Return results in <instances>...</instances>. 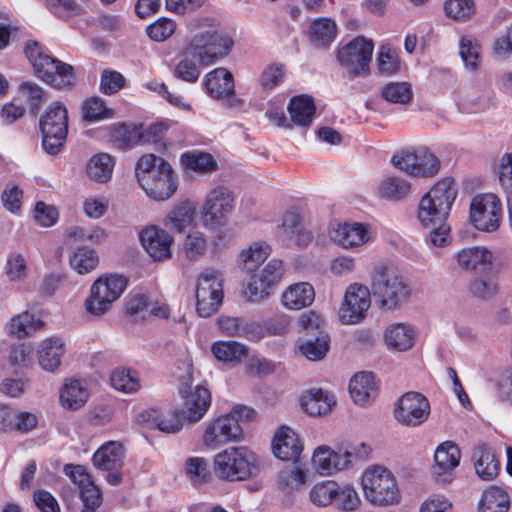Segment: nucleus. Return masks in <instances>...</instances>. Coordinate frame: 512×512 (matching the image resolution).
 <instances>
[{
	"mask_svg": "<svg viewBox=\"0 0 512 512\" xmlns=\"http://www.w3.org/2000/svg\"><path fill=\"white\" fill-rule=\"evenodd\" d=\"M136 177L145 193L156 201L167 200L177 189L176 176L171 165L152 153L139 158Z\"/></svg>",
	"mask_w": 512,
	"mask_h": 512,
	"instance_id": "f257e3e1",
	"label": "nucleus"
},
{
	"mask_svg": "<svg viewBox=\"0 0 512 512\" xmlns=\"http://www.w3.org/2000/svg\"><path fill=\"white\" fill-rule=\"evenodd\" d=\"M371 293L375 303L383 310L401 308L411 296V288L395 269L378 266L372 274Z\"/></svg>",
	"mask_w": 512,
	"mask_h": 512,
	"instance_id": "f03ea898",
	"label": "nucleus"
},
{
	"mask_svg": "<svg viewBox=\"0 0 512 512\" xmlns=\"http://www.w3.org/2000/svg\"><path fill=\"white\" fill-rule=\"evenodd\" d=\"M457 193V186L452 178L446 177L434 184L419 202L417 218L420 223L428 227L446 221Z\"/></svg>",
	"mask_w": 512,
	"mask_h": 512,
	"instance_id": "7ed1b4c3",
	"label": "nucleus"
},
{
	"mask_svg": "<svg viewBox=\"0 0 512 512\" xmlns=\"http://www.w3.org/2000/svg\"><path fill=\"white\" fill-rule=\"evenodd\" d=\"M361 489L367 502L377 507L396 505L400 489L393 473L384 466L370 465L361 475Z\"/></svg>",
	"mask_w": 512,
	"mask_h": 512,
	"instance_id": "20e7f679",
	"label": "nucleus"
},
{
	"mask_svg": "<svg viewBox=\"0 0 512 512\" xmlns=\"http://www.w3.org/2000/svg\"><path fill=\"white\" fill-rule=\"evenodd\" d=\"M370 452V447L365 443L341 446L337 450L320 445L312 454V466L320 475H333L351 469L357 460L367 459Z\"/></svg>",
	"mask_w": 512,
	"mask_h": 512,
	"instance_id": "39448f33",
	"label": "nucleus"
},
{
	"mask_svg": "<svg viewBox=\"0 0 512 512\" xmlns=\"http://www.w3.org/2000/svg\"><path fill=\"white\" fill-rule=\"evenodd\" d=\"M179 387L178 391L183 399L182 415L190 423L200 421L211 405L210 391L201 385H197L193 390V367L189 357H185L182 366L177 367L176 372Z\"/></svg>",
	"mask_w": 512,
	"mask_h": 512,
	"instance_id": "423d86ee",
	"label": "nucleus"
},
{
	"mask_svg": "<svg viewBox=\"0 0 512 512\" xmlns=\"http://www.w3.org/2000/svg\"><path fill=\"white\" fill-rule=\"evenodd\" d=\"M214 472L223 480L243 481L259 472L257 455L245 446L230 447L214 457Z\"/></svg>",
	"mask_w": 512,
	"mask_h": 512,
	"instance_id": "0eeeda50",
	"label": "nucleus"
},
{
	"mask_svg": "<svg viewBox=\"0 0 512 512\" xmlns=\"http://www.w3.org/2000/svg\"><path fill=\"white\" fill-rule=\"evenodd\" d=\"M25 54L37 75L46 83L59 89L73 85V67L53 58L38 42H28Z\"/></svg>",
	"mask_w": 512,
	"mask_h": 512,
	"instance_id": "6e6552de",
	"label": "nucleus"
},
{
	"mask_svg": "<svg viewBox=\"0 0 512 512\" xmlns=\"http://www.w3.org/2000/svg\"><path fill=\"white\" fill-rule=\"evenodd\" d=\"M232 44V40L211 23V25L199 27L193 32L186 49L188 54H193L198 58L201 65L209 66L224 57L231 49Z\"/></svg>",
	"mask_w": 512,
	"mask_h": 512,
	"instance_id": "1a4fd4ad",
	"label": "nucleus"
},
{
	"mask_svg": "<svg viewBox=\"0 0 512 512\" xmlns=\"http://www.w3.org/2000/svg\"><path fill=\"white\" fill-rule=\"evenodd\" d=\"M127 287V280L122 275L104 274L98 277L91 285L89 295L84 301L86 312L93 316H102L108 313L113 303L123 294Z\"/></svg>",
	"mask_w": 512,
	"mask_h": 512,
	"instance_id": "9d476101",
	"label": "nucleus"
},
{
	"mask_svg": "<svg viewBox=\"0 0 512 512\" xmlns=\"http://www.w3.org/2000/svg\"><path fill=\"white\" fill-rule=\"evenodd\" d=\"M39 125L43 149L50 155H57L68 133L67 109L58 101L52 102L40 117Z\"/></svg>",
	"mask_w": 512,
	"mask_h": 512,
	"instance_id": "9b49d317",
	"label": "nucleus"
},
{
	"mask_svg": "<svg viewBox=\"0 0 512 512\" xmlns=\"http://www.w3.org/2000/svg\"><path fill=\"white\" fill-rule=\"evenodd\" d=\"M224 297L223 275L215 268H207L197 278L196 311L200 317H210L220 308Z\"/></svg>",
	"mask_w": 512,
	"mask_h": 512,
	"instance_id": "f8f14e48",
	"label": "nucleus"
},
{
	"mask_svg": "<svg viewBox=\"0 0 512 512\" xmlns=\"http://www.w3.org/2000/svg\"><path fill=\"white\" fill-rule=\"evenodd\" d=\"M373 50L371 39L357 36L338 51L337 59L347 70L350 79L366 77L370 73Z\"/></svg>",
	"mask_w": 512,
	"mask_h": 512,
	"instance_id": "ddd939ff",
	"label": "nucleus"
},
{
	"mask_svg": "<svg viewBox=\"0 0 512 512\" xmlns=\"http://www.w3.org/2000/svg\"><path fill=\"white\" fill-rule=\"evenodd\" d=\"M234 209V196L225 186L218 185L206 195L201 207V219L206 228L216 229L226 225Z\"/></svg>",
	"mask_w": 512,
	"mask_h": 512,
	"instance_id": "4468645a",
	"label": "nucleus"
},
{
	"mask_svg": "<svg viewBox=\"0 0 512 512\" xmlns=\"http://www.w3.org/2000/svg\"><path fill=\"white\" fill-rule=\"evenodd\" d=\"M502 204L493 193L475 196L470 204V220L474 227L483 232H493L500 226Z\"/></svg>",
	"mask_w": 512,
	"mask_h": 512,
	"instance_id": "2eb2a0df",
	"label": "nucleus"
},
{
	"mask_svg": "<svg viewBox=\"0 0 512 512\" xmlns=\"http://www.w3.org/2000/svg\"><path fill=\"white\" fill-rule=\"evenodd\" d=\"M394 417L405 427H418L425 423L431 413L430 402L419 392H406L394 404Z\"/></svg>",
	"mask_w": 512,
	"mask_h": 512,
	"instance_id": "dca6fc26",
	"label": "nucleus"
},
{
	"mask_svg": "<svg viewBox=\"0 0 512 512\" xmlns=\"http://www.w3.org/2000/svg\"><path fill=\"white\" fill-rule=\"evenodd\" d=\"M392 165L415 177L434 176L439 169V160L427 149H406L391 158Z\"/></svg>",
	"mask_w": 512,
	"mask_h": 512,
	"instance_id": "f3484780",
	"label": "nucleus"
},
{
	"mask_svg": "<svg viewBox=\"0 0 512 512\" xmlns=\"http://www.w3.org/2000/svg\"><path fill=\"white\" fill-rule=\"evenodd\" d=\"M284 271V265L281 260H270L258 274L251 277L243 289L244 297L254 303L267 299L271 294L272 288L282 279Z\"/></svg>",
	"mask_w": 512,
	"mask_h": 512,
	"instance_id": "a211bd4d",
	"label": "nucleus"
},
{
	"mask_svg": "<svg viewBox=\"0 0 512 512\" xmlns=\"http://www.w3.org/2000/svg\"><path fill=\"white\" fill-rule=\"evenodd\" d=\"M243 430L241 425L231 415H221L205 427L202 436L204 446L209 449H216L229 442H236L242 439Z\"/></svg>",
	"mask_w": 512,
	"mask_h": 512,
	"instance_id": "6ab92c4d",
	"label": "nucleus"
},
{
	"mask_svg": "<svg viewBox=\"0 0 512 512\" xmlns=\"http://www.w3.org/2000/svg\"><path fill=\"white\" fill-rule=\"evenodd\" d=\"M371 305L369 289L358 283L350 284L345 292L343 303L339 310V318L343 324H356L363 320Z\"/></svg>",
	"mask_w": 512,
	"mask_h": 512,
	"instance_id": "aec40b11",
	"label": "nucleus"
},
{
	"mask_svg": "<svg viewBox=\"0 0 512 512\" xmlns=\"http://www.w3.org/2000/svg\"><path fill=\"white\" fill-rule=\"evenodd\" d=\"M329 238L344 249H355L371 241L368 225L359 222H330L327 230Z\"/></svg>",
	"mask_w": 512,
	"mask_h": 512,
	"instance_id": "412c9836",
	"label": "nucleus"
},
{
	"mask_svg": "<svg viewBox=\"0 0 512 512\" xmlns=\"http://www.w3.org/2000/svg\"><path fill=\"white\" fill-rule=\"evenodd\" d=\"M461 451L452 441L441 443L434 453V464L431 473L435 481L439 483H450L453 479L454 470L459 466Z\"/></svg>",
	"mask_w": 512,
	"mask_h": 512,
	"instance_id": "4be33fe9",
	"label": "nucleus"
},
{
	"mask_svg": "<svg viewBox=\"0 0 512 512\" xmlns=\"http://www.w3.org/2000/svg\"><path fill=\"white\" fill-rule=\"evenodd\" d=\"M204 83L213 98L225 100L227 106L232 108L242 105V101L234 94L233 75L226 68L219 67L207 73Z\"/></svg>",
	"mask_w": 512,
	"mask_h": 512,
	"instance_id": "5701e85b",
	"label": "nucleus"
},
{
	"mask_svg": "<svg viewBox=\"0 0 512 512\" xmlns=\"http://www.w3.org/2000/svg\"><path fill=\"white\" fill-rule=\"evenodd\" d=\"M140 242L148 255L161 261L171 257L173 237L158 226H149L140 233Z\"/></svg>",
	"mask_w": 512,
	"mask_h": 512,
	"instance_id": "b1692460",
	"label": "nucleus"
},
{
	"mask_svg": "<svg viewBox=\"0 0 512 512\" xmlns=\"http://www.w3.org/2000/svg\"><path fill=\"white\" fill-rule=\"evenodd\" d=\"M456 260L460 269L481 274L492 271L494 253L486 246H471L461 249Z\"/></svg>",
	"mask_w": 512,
	"mask_h": 512,
	"instance_id": "393cba45",
	"label": "nucleus"
},
{
	"mask_svg": "<svg viewBox=\"0 0 512 512\" xmlns=\"http://www.w3.org/2000/svg\"><path fill=\"white\" fill-rule=\"evenodd\" d=\"M218 326L221 332L229 337H244L250 341H258L264 336L259 323L240 317L221 316L218 318Z\"/></svg>",
	"mask_w": 512,
	"mask_h": 512,
	"instance_id": "a878e982",
	"label": "nucleus"
},
{
	"mask_svg": "<svg viewBox=\"0 0 512 512\" xmlns=\"http://www.w3.org/2000/svg\"><path fill=\"white\" fill-rule=\"evenodd\" d=\"M272 450L278 459L295 461L303 450V444L294 430L282 426L274 435Z\"/></svg>",
	"mask_w": 512,
	"mask_h": 512,
	"instance_id": "bb28decb",
	"label": "nucleus"
},
{
	"mask_svg": "<svg viewBox=\"0 0 512 512\" xmlns=\"http://www.w3.org/2000/svg\"><path fill=\"white\" fill-rule=\"evenodd\" d=\"M472 459L477 476L485 481L493 480L499 473L500 462L493 449L485 443L474 446Z\"/></svg>",
	"mask_w": 512,
	"mask_h": 512,
	"instance_id": "cd10ccee",
	"label": "nucleus"
},
{
	"mask_svg": "<svg viewBox=\"0 0 512 512\" xmlns=\"http://www.w3.org/2000/svg\"><path fill=\"white\" fill-rule=\"evenodd\" d=\"M36 354L40 367L45 371L54 372L65 354V343L60 337L46 338L38 344Z\"/></svg>",
	"mask_w": 512,
	"mask_h": 512,
	"instance_id": "c85d7f7f",
	"label": "nucleus"
},
{
	"mask_svg": "<svg viewBox=\"0 0 512 512\" xmlns=\"http://www.w3.org/2000/svg\"><path fill=\"white\" fill-rule=\"evenodd\" d=\"M196 222V205L189 200L174 206L163 219V225L172 232L183 233Z\"/></svg>",
	"mask_w": 512,
	"mask_h": 512,
	"instance_id": "c756f323",
	"label": "nucleus"
},
{
	"mask_svg": "<svg viewBox=\"0 0 512 512\" xmlns=\"http://www.w3.org/2000/svg\"><path fill=\"white\" fill-rule=\"evenodd\" d=\"M349 393L353 402L360 406H367L377 395V386L371 372L356 373L350 380Z\"/></svg>",
	"mask_w": 512,
	"mask_h": 512,
	"instance_id": "7c9ffc66",
	"label": "nucleus"
},
{
	"mask_svg": "<svg viewBox=\"0 0 512 512\" xmlns=\"http://www.w3.org/2000/svg\"><path fill=\"white\" fill-rule=\"evenodd\" d=\"M315 299V290L308 282L288 286L281 295V302L289 310H301L310 306Z\"/></svg>",
	"mask_w": 512,
	"mask_h": 512,
	"instance_id": "2f4dec72",
	"label": "nucleus"
},
{
	"mask_svg": "<svg viewBox=\"0 0 512 512\" xmlns=\"http://www.w3.org/2000/svg\"><path fill=\"white\" fill-rule=\"evenodd\" d=\"M124 448L116 441L103 444L94 453L92 461L94 466L102 471L121 469L124 462Z\"/></svg>",
	"mask_w": 512,
	"mask_h": 512,
	"instance_id": "473e14b6",
	"label": "nucleus"
},
{
	"mask_svg": "<svg viewBox=\"0 0 512 512\" xmlns=\"http://www.w3.org/2000/svg\"><path fill=\"white\" fill-rule=\"evenodd\" d=\"M300 403L307 414L321 416L331 411L335 405V399L323 389H311L302 395Z\"/></svg>",
	"mask_w": 512,
	"mask_h": 512,
	"instance_id": "72a5a7b5",
	"label": "nucleus"
},
{
	"mask_svg": "<svg viewBox=\"0 0 512 512\" xmlns=\"http://www.w3.org/2000/svg\"><path fill=\"white\" fill-rule=\"evenodd\" d=\"M115 166V159L108 153H98L90 158L86 164L88 178L96 183H107L111 180Z\"/></svg>",
	"mask_w": 512,
	"mask_h": 512,
	"instance_id": "f704fd0d",
	"label": "nucleus"
},
{
	"mask_svg": "<svg viewBox=\"0 0 512 512\" xmlns=\"http://www.w3.org/2000/svg\"><path fill=\"white\" fill-rule=\"evenodd\" d=\"M291 121L297 126H310L315 114V104L309 95H298L291 98L288 104Z\"/></svg>",
	"mask_w": 512,
	"mask_h": 512,
	"instance_id": "c9c22d12",
	"label": "nucleus"
},
{
	"mask_svg": "<svg viewBox=\"0 0 512 512\" xmlns=\"http://www.w3.org/2000/svg\"><path fill=\"white\" fill-rule=\"evenodd\" d=\"M416 338L414 329L404 323L389 326L385 332V342L391 349L407 351L412 348Z\"/></svg>",
	"mask_w": 512,
	"mask_h": 512,
	"instance_id": "e433bc0d",
	"label": "nucleus"
},
{
	"mask_svg": "<svg viewBox=\"0 0 512 512\" xmlns=\"http://www.w3.org/2000/svg\"><path fill=\"white\" fill-rule=\"evenodd\" d=\"M510 498L506 490L498 486L485 489L478 503V512H508Z\"/></svg>",
	"mask_w": 512,
	"mask_h": 512,
	"instance_id": "4c0bfd02",
	"label": "nucleus"
},
{
	"mask_svg": "<svg viewBox=\"0 0 512 512\" xmlns=\"http://www.w3.org/2000/svg\"><path fill=\"white\" fill-rule=\"evenodd\" d=\"M88 397V389L79 379H71L67 381L60 391V401L62 406L71 410L81 408L88 400Z\"/></svg>",
	"mask_w": 512,
	"mask_h": 512,
	"instance_id": "58836bf2",
	"label": "nucleus"
},
{
	"mask_svg": "<svg viewBox=\"0 0 512 512\" xmlns=\"http://www.w3.org/2000/svg\"><path fill=\"white\" fill-rule=\"evenodd\" d=\"M377 193L382 199L398 202L411 194V184L401 177L390 176L380 182Z\"/></svg>",
	"mask_w": 512,
	"mask_h": 512,
	"instance_id": "ea45409f",
	"label": "nucleus"
},
{
	"mask_svg": "<svg viewBox=\"0 0 512 512\" xmlns=\"http://www.w3.org/2000/svg\"><path fill=\"white\" fill-rule=\"evenodd\" d=\"M270 253L271 247L266 242H253L239 254L241 268L246 272L255 271L267 259Z\"/></svg>",
	"mask_w": 512,
	"mask_h": 512,
	"instance_id": "a19ab883",
	"label": "nucleus"
},
{
	"mask_svg": "<svg viewBox=\"0 0 512 512\" xmlns=\"http://www.w3.org/2000/svg\"><path fill=\"white\" fill-rule=\"evenodd\" d=\"M214 357L224 363H239L248 355V347L237 341H215L211 345Z\"/></svg>",
	"mask_w": 512,
	"mask_h": 512,
	"instance_id": "79ce46f5",
	"label": "nucleus"
},
{
	"mask_svg": "<svg viewBox=\"0 0 512 512\" xmlns=\"http://www.w3.org/2000/svg\"><path fill=\"white\" fill-rule=\"evenodd\" d=\"M181 164L186 170L196 173H212L217 169L214 157L206 152L189 151L181 155Z\"/></svg>",
	"mask_w": 512,
	"mask_h": 512,
	"instance_id": "37998d69",
	"label": "nucleus"
},
{
	"mask_svg": "<svg viewBox=\"0 0 512 512\" xmlns=\"http://www.w3.org/2000/svg\"><path fill=\"white\" fill-rule=\"evenodd\" d=\"M337 25L328 18H319L310 26L311 41L318 47L329 46L336 38Z\"/></svg>",
	"mask_w": 512,
	"mask_h": 512,
	"instance_id": "c03bdc74",
	"label": "nucleus"
},
{
	"mask_svg": "<svg viewBox=\"0 0 512 512\" xmlns=\"http://www.w3.org/2000/svg\"><path fill=\"white\" fill-rule=\"evenodd\" d=\"M473 279L469 290L473 296L479 299H492L499 293V283L492 271L481 273Z\"/></svg>",
	"mask_w": 512,
	"mask_h": 512,
	"instance_id": "a18cd8bd",
	"label": "nucleus"
},
{
	"mask_svg": "<svg viewBox=\"0 0 512 512\" xmlns=\"http://www.w3.org/2000/svg\"><path fill=\"white\" fill-rule=\"evenodd\" d=\"M43 325V322L39 319H36L34 315L29 312H23L15 317H13L8 326V333L17 338H24L32 335L38 329H40Z\"/></svg>",
	"mask_w": 512,
	"mask_h": 512,
	"instance_id": "49530a36",
	"label": "nucleus"
},
{
	"mask_svg": "<svg viewBox=\"0 0 512 512\" xmlns=\"http://www.w3.org/2000/svg\"><path fill=\"white\" fill-rule=\"evenodd\" d=\"M330 337L320 331L315 338L302 341L298 348L300 353L311 361H318L325 357L329 351Z\"/></svg>",
	"mask_w": 512,
	"mask_h": 512,
	"instance_id": "de8ad7c7",
	"label": "nucleus"
},
{
	"mask_svg": "<svg viewBox=\"0 0 512 512\" xmlns=\"http://www.w3.org/2000/svg\"><path fill=\"white\" fill-rule=\"evenodd\" d=\"M71 267L80 275L93 271L98 263L99 257L95 250L82 246L73 251L70 258Z\"/></svg>",
	"mask_w": 512,
	"mask_h": 512,
	"instance_id": "09e8293b",
	"label": "nucleus"
},
{
	"mask_svg": "<svg viewBox=\"0 0 512 512\" xmlns=\"http://www.w3.org/2000/svg\"><path fill=\"white\" fill-rule=\"evenodd\" d=\"M114 116V110L106 105L105 100L98 96L86 99L82 104V117L87 122H97L110 119Z\"/></svg>",
	"mask_w": 512,
	"mask_h": 512,
	"instance_id": "8fccbe9b",
	"label": "nucleus"
},
{
	"mask_svg": "<svg viewBox=\"0 0 512 512\" xmlns=\"http://www.w3.org/2000/svg\"><path fill=\"white\" fill-rule=\"evenodd\" d=\"M459 53L467 70L474 71L479 67L481 46L476 39L470 36L462 37L459 44Z\"/></svg>",
	"mask_w": 512,
	"mask_h": 512,
	"instance_id": "3c124183",
	"label": "nucleus"
},
{
	"mask_svg": "<svg viewBox=\"0 0 512 512\" xmlns=\"http://www.w3.org/2000/svg\"><path fill=\"white\" fill-rule=\"evenodd\" d=\"M111 385L124 393H132L140 388L137 373L127 368H116L110 376Z\"/></svg>",
	"mask_w": 512,
	"mask_h": 512,
	"instance_id": "603ef678",
	"label": "nucleus"
},
{
	"mask_svg": "<svg viewBox=\"0 0 512 512\" xmlns=\"http://www.w3.org/2000/svg\"><path fill=\"white\" fill-rule=\"evenodd\" d=\"M337 483L331 480L313 485L309 492L310 501L317 507H327L334 504Z\"/></svg>",
	"mask_w": 512,
	"mask_h": 512,
	"instance_id": "864d4df0",
	"label": "nucleus"
},
{
	"mask_svg": "<svg viewBox=\"0 0 512 512\" xmlns=\"http://www.w3.org/2000/svg\"><path fill=\"white\" fill-rule=\"evenodd\" d=\"M193 54H188L187 49H184L183 58L175 65L173 75L182 81L188 83H195L200 76V68L197 65Z\"/></svg>",
	"mask_w": 512,
	"mask_h": 512,
	"instance_id": "5fc2aeb1",
	"label": "nucleus"
},
{
	"mask_svg": "<svg viewBox=\"0 0 512 512\" xmlns=\"http://www.w3.org/2000/svg\"><path fill=\"white\" fill-rule=\"evenodd\" d=\"M381 96L387 102L405 105L412 100L413 92L407 82H389L382 88Z\"/></svg>",
	"mask_w": 512,
	"mask_h": 512,
	"instance_id": "6e6d98bb",
	"label": "nucleus"
},
{
	"mask_svg": "<svg viewBox=\"0 0 512 512\" xmlns=\"http://www.w3.org/2000/svg\"><path fill=\"white\" fill-rule=\"evenodd\" d=\"M152 425L164 433H177L183 425L180 414L175 409H169L160 413L151 411Z\"/></svg>",
	"mask_w": 512,
	"mask_h": 512,
	"instance_id": "4d7b16f0",
	"label": "nucleus"
},
{
	"mask_svg": "<svg viewBox=\"0 0 512 512\" xmlns=\"http://www.w3.org/2000/svg\"><path fill=\"white\" fill-rule=\"evenodd\" d=\"M208 248L205 235L199 231L189 233L183 243V251L187 259L197 261L204 257Z\"/></svg>",
	"mask_w": 512,
	"mask_h": 512,
	"instance_id": "13d9d810",
	"label": "nucleus"
},
{
	"mask_svg": "<svg viewBox=\"0 0 512 512\" xmlns=\"http://www.w3.org/2000/svg\"><path fill=\"white\" fill-rule=\"evenodd\" d=\"M361 499L354 487L345 485L340 487L337 484V493H335L334 506L344 512H353L360 508Z\"/></svg>",
	"mask_w": 512,
	"mask_h": 512,
	"instance_id": "bf43d9fd",
	"label": "nucleus"
},
{
	"mask_svg": "<svg viewBox=\"0 0 512 512\" xmlns=\"http://www.w3.org/2000/svg\"><path fill=\"white\" fill-rule=\"evenodd\" d=\"M377 67L381 74L393 75L400 70V60L394 48L381 45L377 54Z\"/></svg>",
	"mask_w": 512,
	"mask_h": 512,
	"instance_id": "052dcab7",
	"label": "nucleus"
},
{
	"mask_svg": "<svg viewBox=\"0 0 512 512\" xmlns=\"http://www.w3.org/2000/svg\"><path fill=\"white\" fill-rule=\"evenodd\" d=\"M185 473L194 486L203 484L210 476L208 463L201 457L189 458L185 464Z\"/></svg>",
	"mask_w": 512,
	"mask_h": 512,
	"instance_id": "680f3d73",
	"label": "nucleus"
},
{
	"mask_svg": "<svg viewBox=\"0 0 512 512\" xmlns=\"http://www.w3.org/2000/svg\"><path fill=\"white\" fill-rule=\"evenodd\" d=\"M176 28L177 24L174 20L160 17L147 27L146 33L152 40L163 42L174 34Z\"/></svg>",
	"mask_w": 512,
	"mask_h": 512,
	"instance_id": "e2e57ef3",
	"label": "nucleus"
},
{
	"mask_svg": "<svg viewBox=\"0 0 512 512\" xmlns=\"http://www.w3.org/2000/svg\"><path fill=\"white\" fill-rule=\"evenodd\" d=\"M19 94L21 98L28 103L30 110L36 114L40 106L46 100L43 89L31 82H24L19 87Z\"/></svg>",
	"mask_w": 512,
	"mask_h": 512,
	"instance_id": "0e129e2a",
	"label": "nucleus"
},
{
	"mask_svg": "<svg viewBox=\"0 0 512 512\" xmlns=\"http://www.w3.org/2000/svg\"><path fill=\"white\" fill-rule=\"evenodd\" d=\"M125 86L124 76L112 69H104L101 73L99 90L104 95H114Z\"/></svg>",
	"mask_w": 512,
	"mask_h": 512,
	"instance_id": "69168bd1",
	"label": "nucleus"
},
{
	"mask_svg": "<svg viewBox=\"0 0 512 512\" xmlns=\"http://www.w3.org/2000/svg\"><path fill=\"white\" fill-rule=\"evenodd\" d=\"M306 482V476L302 470L297 467L282 470L279 473V486L286 492L299 490Z\"/></svg>",
	"mask_w": 512,
	"mask_h": 512,
	"instance_id": "338daca9",
	"label": "nucleus"
},
{
	"mask_svg": "<svg viewBox=\"0 0 512 512\" xmlns=\"http://www.w3.org/2000/svg\"><path fill=\"white\" fill-rule=\"evenodd\" d=\"M496 172L501 188L512 193V151L504 153L499 158Z\"/></svg>",
	"mask_w": 512,
	"mask_h": 512,
	"instance_id": "774afa93",
	"label": "nucleus"
}]
</instances>
